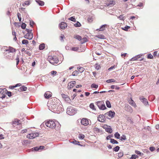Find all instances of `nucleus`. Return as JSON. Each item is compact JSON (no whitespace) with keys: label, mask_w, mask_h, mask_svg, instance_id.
<instances>
[{"label":"nucleus","mask_w":159,"mask_h":159,"mask_svg":"<svg viewBox=\"0 0 159 159\" xmlns=\"http://www.w3.org/2000/svg\"><path fill=\"white\" fill-rule=\"evenodd\" d=\"M29 43L28 41L25 39H23L22 41V43L23 44L27 45Z\"/></svg>","instance_id":"473e14b6"},{"label":"nucleus","mask_w":159,"mask_h":159,"mask_svg":"<svg viewBox=\"0 0 159 159\" xmlns=\"http://www.w3.org/2000/svg\"><path fill=\"white\" fill-rule=\"evenodd\" d=\"M25 53L28 55L29 56H30L31 55V53L30 52L29 50H25Z\"/></svg>","instance_id":"0e129e2a"},{"label":"nucleus","mask_w":159,"mask_h":159,"mask_svg":"<svg viewBox=\"0 0 159 159\" xmlns=\"http://www.w3.org/2000/svg\"><path fill=\"white\" fill-rule=\"evenodd\" d=\"M79 74V71L78 70H75L72 73V75L73 76L77 75Z\"/></svg>","instance_id":"c85d7f7f"},{"label":"nucleus","mask_w":159,"mask_h":159,"mask_svg":"<svg viewBox=\"0 0 159 159\" xmlns=\"http://www.w3.org/2000/svg\"><path fill=\"white\" fill-rule=\"evenodd\" d=\"M77 110L76 108L70 106L67 107L66 110V113L70 116H73L77 113Z\"/></svg>","instance_id":"f257e3e1"},{"label":"nucleus","mask_w":159,"mask_h":159,"mask_svg":"<svg viewBox=\"0 0 159 159\" xmlns=\"http://www.w3.org/2000/svg\"><path fill=\"white\" fill-rule=\"evenodd\" d=\"M135 153L138 155H143V153H141L139 151H135Z\"/></svg>","instance_id":"e2e57ef3"},{"label":"nucleus","mask_w":159,"mask_h":159,"mask_svg":"<svg viewBox=\"0 0 159 159\" xmlns=\"http://www.w3.org/2000/svg\"><path fill=\"white\" fill-rule=\"evenodd\" d=\"M81 123L82 125H84L87 126L89 124V120L88 119L86 118H83L81 120Z\"/></svg>","instance_id":"1a4fd4ad"},{"label":"nucleus","mask_w":159,"mask_h":159,"mask_svg":"<svg viewBox=\"0 0 159 159\" xmlns=\"http://www.w3.org/2000/svg\"><path fill=\"white\" fill-rule=\"evenodd\" d=\"M116 82V80L114 79H110L107 80L106 82L108 83L115 82Z\"/></svg>","instance_id":"4c0bfd02"},{"label":"nucleus","mask_w":159,"mask_h":159,"mask_svg":"<svg viewBox=\"0 0 159 159\" xmlns=\"http://www.w3.org/2000/svg\"><path fill=\"white\" fill-rule=\"evenodd\" d=\"M36 2L39 6H43L44 4V2L40 0H36Z\"/></svg>","instance_id":"aec40b11"},{"label":"nucleus","mask_w":159,"mask_h":159,"mask_svg":"<svg viewBox=\"0 0 159 159\" xmlns=\"http://www.w3.org/2000/svg\"><path fill=\"white\" fill-rule=\"evenodd\" d=\"M69 20H71L73 21H75V18L74 17H71L69 18Z\"/></svg>","instance_id":"bf43d9fd"},{"label":"nucleus","mask_w":159,"mask_h":159,"mask_svg":"<svg viewBox=\"0 0 159 159\" xmlns=\"http://www.w3.org/2000/svg\"><path fill=\"white\" fill-rule=\"evenodd\" d=\"M45 48V44L43 43L40 44L39 47V48L40 50H43Z\"/></svg>","instance_id":"b1692460"},{"label":"nucleus","mask_w":159,"mask_h":159,"mask_svg":"<svg viewBox=\"0 0 159 159\" xmlns=\"http://www.w3.org/2000/svg\"><path fill=\"white\" fill-rule=\"evenodd\" d=\"M89 107H90L93 110H95V107L93 103H91L89 105Z\"/></svg>","instance_id":"c03bdc74"},{"label":"nucleus","mask_w":159,"mask_h":159,"mask_svg":"<svg viewBox=\"0 0 159 159\" xmlns=\"http://www.w3.org/2000/svg\"><path fill=\"white\" fill-rule=\"evenodd\" d=\"M82 40L81 42V44H83L84 43L88 41V39L86 38H84L82 39H81Z\"/></svg>","instance_id":"c756f323"},{"label":"nucleus","mask_w":159,"mask_h":159,"mask_svg":"<svg viewBox=\"0 0 159 159\" xmlns=\"http://www.w3.org/2000/svg\"><path fill=\"white\" fill-rule=\"evenodd\" d=\"M65 38V36L64 35L61 34V36H60V40L61 41H63V39Z\"/></svg>","instance_id":"338daca9"},{"label":"nucleus","mask_w":159,"mask_h":159,"mask_svg":"<svg viewBox=\"0 0 159 159\" xmlns=\"http://www.w3.org/2000/svg\"><path fill=\"white\" fill-rule=\"evenodd\" d=\"M81 25L80 23L78 21H77L76 23L75 24H74V26L75 27H79Z\"/></svg>","instance_id":"a18cd8bd"},{"label":"nucleus","mask_w":159,"mask_h":159,"mask_svg":"<svg viewBox=\"0 0 159 159\" xmlns=\"http://www.w3.org/2000/svg\"><path fill=\"white\" fill-rule=\"evenodd\" d=\"M48 108L52 112L55 113L57 107V103H48Z\"/></svg>","instance_id":"7ed1b4c3"},{"label":"nucleus","mask_w":159,"mask_h":159,"mask_svg":"<svg viewBox=\"0 0 159 159\" xmlns=\"http://www.w3.org/2000/svg\"><path fill=\"white\" fill-rule=\"evenodd\" d=\"M115 137L117 139L120 138V134L117 132L115 133L114 134Z\"/></svg>","instance_id":"a19ab883"},{"label":"nucleus","mask_w":159,"mask_h":159,"mask_svg":"<svg viewBox=\"0 0 159 159\" xmlns=\"http://www.w3.org/2000/svg\"><path fill=\"white\" fill-rule=\"evenodd\" d=\"M139 99L145 105H147L148 104V102L147 99L144 98L143 97H140L139 98Z\"/></svg>","instance_id":"ddd939ff"},{"label":"nucleus","mask_w":159,"mask_h":159,"mask_svg":"<svg viewBox=\"0 0 159 159\" xmlns=\"http://www.w3.org/2000/svg\"><path fill=\"white\" fill-rule=\"evenodd\" d=\"M96 105L99 109L104 110L107 108L103 101H99L96 102Z\"/></svg>","instance_id":"20e7f679"},{"label":"nucleus","mask_w":159,"mask_h":159,"mask_svg":"<svg viewBox=\"0 0 159 159\" xmlns=\"http://www.w3.org/2000/svg\"><path fill=\"white\" fill-rule=\"evenodd\" d=\"M49 62L53 65L57 64L58 61V59L55 57L49 56L48 57Z\"/></svg>","instance_id":"f03ea898"},{"label":"nucleus","mask_w":159,"mask_h":159,"mask_svg":"<svg viewBox=\"0 0 159 159\" xmlns=\"http://www.w3.org/2000/svg\"><path fill=\"white\" fill-rule=\"evenodd\" d=\"M130 28V27L129 26H127L124 27V28L122 27V29L125 31H127L128 30V29Z\"/></svg>","instance_id":"37998d69"},{"label":"nucleus","mask_w":159,"mask_h":159,"mask_svg":"<svg viewBox=\"0 0 159 159\" xmlns=\"http://www.w3.org/2000/svg\"><path fill=\"white\" fill-rule=\"evenodd\" d=\"M8 48H9L10 49V52H13L16 51V49L12 47L9 46V47Z\"/></svg>","instance_id":"58836bf2"},{"label":"nucleus","mask_w":159,"mask_h":159,"mask_svg":"<svg viewBox=\"0 0 159 159\" xmlns=\"http://www.w3.org/2000/svg\"><path fill=\"white\" fill-rule=\"evenodd\" d=\"M20 120L17 119H15L14 120H13L12 122V124L14 126H16V125H18L20 123H19Z\"/></svg>","instance_id":"f3484780"},{"label":"nucleus","mask_w":159,"mask_h":159,"mask_svg":"<svg viewBox=\"0 0 159 159\" xmlns=\"http://www.w3.org/2000/svg\"><path fill=\"white\" fill-rule=\"evenodd\" d=\"M76 82L75 81H71L69 83L68 88L69 89H71L72 87L75 86V84Z\"/></svg>","instance_id":"2eb2a0df"},{"label":"nucleus","mask_w":159,"mask_h":159,"mask_svg":"<svg viewBox=\"0 0 159 159\" xmlns=\"http://www.w3.org/2000/svg\"><path fill=\"white\" fill-rule=\"evenodd\" d=\"M17 17L19 19V21L20 22L21 21V18L20 17L21 16V14L19 13L18 12V13H17Z\"/></svg>","instance_id":"603ef678"},{"label":"nucleus","mask_w":159,"mask_h":159,"mask_svg":"<svg viewBox=\"0 0 159 159\" xmlns=\"http://www.w3.org/2000/svg\"><path fill=\"white\" fill-rule=\"evenodd\" d=\"M52 93L50 91L46 92L44 94V97L47 99H48L52 96Z\"/></svg>","instance_id":"4468645a"},{"label":"nucleus","mask_w":159,"mask_h":159,"mask_svg":"<svg viewBox=\"0 0 159 159\" xmlns=\"http://www.w3.org/2000/svg\"><path fill=\"white\" fill-rule=\"evenodd\" d=\"M123 156V152H120V153H118V157L119 158H120L122 157Z\"/></svg>","instance_id":"6e6d98bb"},{"label":"nucleus","mask_w":159,"mask_h":159,"mask_svg":"<svg viewBox=\"0 0 159 159\" xmlns=\"http://www.w3.org/2000/svg\"><path fill=\"white\" fill-rule=\"evenodd\" d=\"M93 19L92 16H89L88 18V20L89 22H91L93 21Z\"/></svg>","instance_id":"864d4df0"},{"label":"nucleus","mask_w":159,"mask_h":159,"mask_svg":"<svg viewBox=\"0 0 159 159\" xmlns=\"http://www.w3.org/2000/svg\"><path fill=\"white\" fill-rule=\"evenodd\" d=\"M24 37L27 39H31L33 37V33H27L25 35Z\"/></svg>","instance_id":"9d476101"},{"label":"nucleus","mask_w":159,"mask_h":159,"mask_svg":"<svg viewBox=\"0 0 159 159\" xmlns=\"http://www.w3.org/2000/svg\"><path fill=\"white\" fill-rule=\"evenodd\" d=\"M93 93H92L90 95V96L91 97V98H94L98 97V96L97 95H93Z\"/></svg>","instance_id":"4d7b16f0"},{"label":"nucleus","mask_w":159,"mask_h":159,"mask_svg":"<svg viewBox=\"0 0 159 159\" xmlns=\"http://www.w3.org/2000/svg\"><path fill=\"white\" fill-rule=\"evenodd\" d=\"M115 114V112L114 111H110L109 112L105 113L104 115L106 117L107 116H108L109 117H110L111 118H112L114 117Z\"/></svg>","instance_id":"6e6552de"},{"label":"nucleus","mask_w":159,"mask_h":159,"mask_svg":"<svg viewBox=\"0 0 159 159\" xmlns=\"http://www.w3.org/2000/svg\"><path fill=\"white\" fill-rule=\"evenodd\" d=\"M126 139V136L124 135H122L120 138V140L121 141L125 140Z\"/></svg>","instance_id":"ea45409f"},{"label":"nucleus","mask_w":159,"mask_h":159,"mask_svg":"<svg viewBox=\"0 0 159 159\" xmlns=\"http://www.w3.org/2000/svg\"><path fill=\"white\" fill-rule=\"evenodd\" d=\"M46 125L50 128H54L56 126L55 122L52 120H49L45 123Z\"/></svg>","instance_id":"39448f33"},{"label":"nucleus","mask_w":159,"mask_h":159,"mask_svg":"<svg viewBox=\"0 0 159 159\" xmlns=\"http://www.w3.org/2000/svg\"><path fill=\"white\" fill-rule=\"evenodd\" d=\"M115 4V2L114 1H111L109 3L107 4V6H109L110 7H112L113 5Z\"/></svg>","instance_id":"2f4dec72"},{"label":"nucleus","mask_w":159,"mask_h":159,"mask_svg":"<svg viewBox=\"0 0 159 159\" xmlns=\"http://www.w3.org/2000/svg\"><path fill=\"white\" fill-rule=\"evenodd\" d=\"M39 135V134L38 133H32L28 134L27 135V137L29 139H32Z\"/></svg>","instance_id":"0eeeda50"},{"label":"nucleus","mask_w":159,"mask_h":159,"mask_svg":"<svg viewBox=\"0 0 159 159\" xmlns=\"http://www.w3.org/2000/svg\"><path fill=\"white\" fill-rule=\"evenodd\" d=\"M95 67L97 70H99L101 68L100 65L98 63H96L95 65Z\"/></svg>","instance_id":"72a5a7b5"},{"label":"nucleus","mask_w":159,"mask_h":159,"mask_svg":"<svg viewBox=\"0 0 159 159\" xmlns=\"http://www.w3.org/2000/svg\"><path fill=\"white\" fill-rule=\"evenodd\" d=\"M138 59L137 58V57L136 56H135L132 57V58H131L130 60V61H135V60H136Z\"/></svg>","instance_id":"13d9d810"},{"label":"nucleus","mask_w":159,"mask_h":159,"mask_svg":"<svg viewBox=\"0 0 159 159\" xmlns=\"http://www.w3.org/2000/svg\"><path fill=\"white\" fill-rule=\"evenodd\" d=\"M71 142L75 144L81 145L79 144L80 143L79 142H78L77 141H76L75 140H74L72 141Z\"/></svg>","instance_id":"c9c22d12"},{"label":"nucleus","mask_w":159,"mask_h":159,"mask_svg":"<svg viewBox=\"0 0 159 159\" xmlns=\"http://www.w3.org/2000/svg\"><path fill=\"white\" fill-rule=\"evenodd\" d=\"M84 134H80L79 137V138L80 139H84Z\"/></svg>","instance_id":"3c124183"},{"label":"nucleus","mask_w":159,"mask_h":159,"mask_svg":"<svg viewBox=\"0 0 159 159\" xmlns=\"http://www.w3.org/2000/svg\"><path fill=\"white\" fill-rule=\"evenodd\" d=\"M98 87V85L96 84H91V88H95L97 89Z\"/></svg>","instance_id":"e433bc0d"},{"label":"nucleus","mask_w":159,"mask_h":159,"mask_svg":"<svg viewBox=\"0 0 159 159\" xmlns=\"http://www.w3.org/2000/svg\"><path fill=\"white\" fill-rule=\"evenodd\" d=\"M107 25L104 24L102 25L99 29L96 30L97 31H103L105 30V28L107 27Z\"/></svg>","instance_id":"dca6fc26"},{"label":"nucleus","mask_w":159,"mask_h":159,"mask_svg":"<svg viewBox=\"0 0 159 159\" xmlns=\"http://www.w3.org/2000/svg\"><path fill=\"white\" fill-rule=\"evenodd\" d=\"M129 103L132 106H136V104L134 101L132 99V98H130L128 101Z\"/></svg>","instance_id":"412c9836"},{"label":"nucleus","mask_w":159,"mask_h":159,"mask_svg":"<svg viewBox=\"0 0 159 159\" xmlns=\"http://www.w3.org/2000/svg\"><path fill=\"white\" fill-rule=\"evenodd\" d=\"M138 156L135 154L133 155L130 158V159H136V158H138Z\"/></svg>","instance_id":"49530a36"},{"label":"nucleus","mask_w":159,"mask_h":159,"mask_svg":"<svg viewBox=\"0 0 159 159\" xmlns=\"http://www.w3.org/2000/svg\"><path fill=\"white\" fill-rule=\"evenodd\" d=\"M110 142L113 144L118 143V142L114 139H111Z\"/></svg>","instance_id":"a878e982"},{"label":"nucleus","mask_w":159,"mask_h":159,"mask_svg":"<svg viewBox=\"0 0 159 159\" xmlns=\"http://www.w3.org/2000/svg\"><path fill=\"white\" fill-rule=\"evenodd\" d=\"M30 151H39L38 147H36L30 149Z\"/></svg>","instance_id":"7c9ffc66"},{"label":"nucleus","mask_w":159,"mask_h":159,"mask_svg":"<svg viewBox=\"0 0 159 159\" xmlns=\"http://www.w3.org/2000/svg\"><path fill=\"white\" fill-rule=\"evenodd\" d=\"M105 117L106 116H105V115H100L98 117V120L100 122H104L105 120Z\"/></svg>","instance_id":"9b49d317"},{"label":"nucleus","mask_w":159,"mask_h":159,"mask_svg":"<svg viewBox=\"0 0 159 159\" xmlns=\"http://www.w3.org/2000/svg\"><path fill=\"white\" fill-rule=\"evenodd\" d=\"M84 69L83 67H81L79 68L78 71L81 73H82L84 71Z\"/></svg>","instance_id":"5fc2aeb1"},{"label":"nucleus","mask_w":159,"mask_h":159,"mask_svg":"<svg viewBox=\"0 0 159 159\" xmlns=\"http://www.w3.org/2000/svg\"><path fill=\"white\" fill-rule=\"evenodd\" d=\"M74 38L78 40L79 41H80L82 39V38L80 36L76 34L74 36Z\"/></svg>","instance_id":"393cba45"},{"label":"nucleus","mask_w":159,"mask_h":159,"mask_svg":"<svg viewBox=\"0 0 159 159\" xmlns=\"http://www.w3.org/2000/svg\"><path fill=\"white\" fill-rule=\"evenodd\" d=\"M106 103L107 106L108 108H111V105L110 102L108 100H107L106 101Z\"/></svg>","instance_id":"cd10ccee"},{"label":"nucleus","mask_w":159,"mask_h":159,"mask_svg":"<svg viewBox=\"0 0 159 159\" xmlns=\"http://www.w3.org/2000/svg\"><path fill=\"white\" fill-rule=\"evenodd\" d=\"M106 131L107 132L111 133L112 132V130L111 128H107L105 129Z\"/></svg>","instance_id":"bb28decb"},{"label":"nucleus","mask_w":159,"mask_h":159,"mask_svg":"<svg viewBox=\"0 0 159 159\" xmlns=\"http://www.w3.org/2000/svg\"><path fill=\"white\" fill-rule=\"evenodd\" d=\"M120 147L118 146H116L113 148V151L116 152H118L120 149Z\"/></svg>","instance_id":"f704fd0d"},{"label":"nucleus","mask_w":159,"mask_h":159,"mask_svg":"<svg viewBox=\"0 0 159 159\" xmlns=\"http://www.w3.org/2000/svg\"><path fill=\"white\" fill-rule=\"evenodd\" d=\"M67 26V25L66 23L64 22H61L59 25V27L60 29L63 30L66 28Z\"/></svg>","instance_id":"f8f14e48"},{"label":"nucleus","mask_w":159,"mask_h":159,"mask_svg":"<svg viewBox=\"0 0 159 159\" xmlns=\"http://www.w3.org/2000/svg\"><path fill=\"white\" fill-rule=\"evenodd\" d=\"M30 4L29 2L28 1H26L25 2L22 4V6L23 7H25V5H28Z\"/></svg>","instance_id":"8fccbe9b"},{"label":"nucleus","mask_w":159,"mask_h":159,"mask_svg":"<svg viewBox=\"0 0 159 159\" xmlns=\"http://www.w3.org/2000/svg\"><path fill=\"white\" fill-rule=\"evenodd\" d=\"M95 37L100 39H106L104 36L102 34H98L95 36Z\"/></svg>","instance_id":"4be33fe9"},{"label":"nucleus","mask_w":159,"mask_h":159,"mask_svg":"<svg viewBox=\"0 0 159 159\" xmlns=\"http://www.w3.org/2000/svg\"><path fill=\"white\" fill-rule=\"evenodd\" d=\"M16 66H17L19 62V59L18 56L16 58Z\"/></svg>","instance_id":"69168bd1"},{"label":"nucleus","mask_w":159,"mask_h":159,"mask_svg":"<svg viewBox=\"0 0 159 159\" xmlns=\"http://www.w3.org/2000/svg\"><path fill=\"white\" fill-rule=\"evenodd\" d=\"M26 25L25 23H23L22 24V25H21V28L23 29H25Z\"/></svg>","instance_id":"052dcab7"},{"label":"nucleus","mask_w":159,"mask_h":159,"mask_svg":"<svg viewBox=\"0 0 159 159\" xmlns=\"http://www.w3.org/2000/svg\"><path fill=\"white\" fill-rule=\"evenodd\" d=\"M125 110L127 111L130 113H132L133 112V110L132 109V107L128 105H127L125 106Z\"/></svg>","instance_id":"a211bd4d"},{"label":"nucleus","mask_w":159,"mask_h":159,"mask_svg":"<svg viewBox=\"0 0 159 159\" xmlns=\"http://www.w3.org/2000/svg\"><path fill=\"white\" fill-rule=\"evenodd\" d=\"M27 88L24 86H23L20 87L18 89V90L20 92L25 91H26L27 90Z\"/></svg>","instance_id":"6ab92c4d"},{"label":"nucleus","mask_w":159,"mask_h":159,"mask_svg":"<svg viewBox=\"0 0 159 159\" xmlns=\"http://www.w3.org/2000/svg\"><path fill=\"white\" fill-rule=\"evenodd\" d=\"M57 106L56 108L57 109H56L55 113L59 114L63 112L64 111V109L62 105L60 104V103H57Z\"/></svg>","instance_id":"423d86ee"},{"label":"nucleus","mask_w":159,"mask_h":159,"mask_svg":"<svg viewBox=\"0 0 159 159\" xmlns=\"http://www.w3.org/2000/svg\"><path fill=\"white\" fill-rule=\"evenodd\" d=\"M5 93L7 94V95L9 97H10L11 96V92L8 91L7 90V91L5 92Z\"/></svg>","instance_id":"09e8293b"},{"label":"nucleus","mask_w":159,"mask_h":159,"mask_svg":"<svg viewBox=\"0 0 159 159\" xmlns=\"http://www.w3.org/2000/svg\"><path fill=\"white\" fill-rule=\"evenodd\" d=\"M155 149V148L153 147H151L149 148L150 150L152 152Z\"/></svg>","instance_id":"774afa93"},{"label":"nucleus","mask_w":159,"mask_h":159,"mask_svg":"<svg viewBox=\"0 0 159 159\" xmlns=\"http://www.w3.org/2000/svg\"><path fill=\"white\" fill-rule=\"evenodd\" d=\"M153 56L151 54H149L148 55V59H152L153 58Z\"/></svg>","instance_id":"680f3d73"},{"label":"nucleus","mask_w":159,"mask_h":159,"mask_svg":"<svg viewBox=\"0 0 159 159\" xmlns=\"http://www.w3.org/2000/svg\"><path fill=\"white\" fill-rule=\"evenodd\" d=\"M7 91V89H0V93H2V94H3V93H4V92H6Z\"/></svg>","instance_id":"79ce46f5"},{"label":"nucleus","mask_w":159,"mask_h":159,"mask_svg":"<svg viewBox=\"0 0 159 159\" xmlns=\"http://www.w3.org/2000/svg\"><path fill=\"white\" fill-rule=\"evenodd\" d=\"M61 96L63 98L65 99L68 98V96L64 94H61Z\"/></svg>","instance_id":"de8ad7c7"},{"label":"nucleus","mask_w":159,"mask_h":159,"mask_svg":"<svg viewBox=\"0 0 159 159\" xmlns=\"http://www.w3.org/2000/svg\"><path fill=\"white\" fill-rule=\"evenodd\" d=\"M124 15H121L117 17V18L120 20H124L125 17L124 16Z\"/></svg>","instance_id":"5701e85b"}]
</instances>
